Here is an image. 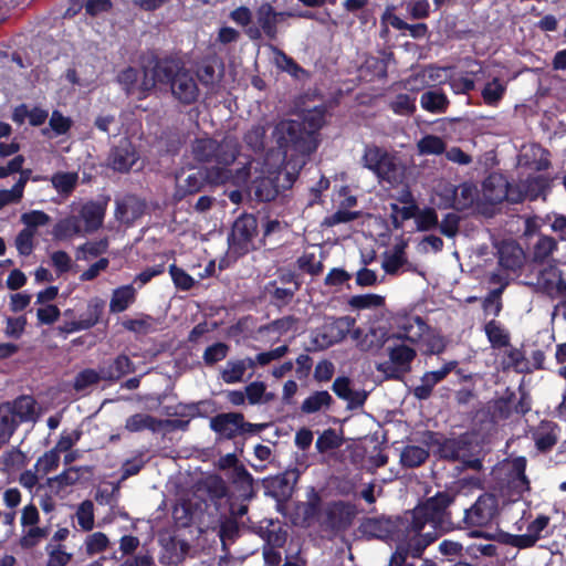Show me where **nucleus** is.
I'll return each mask as SVG.
<instances>
[{"label": "nucleus", "instance_id": "8", "mask_svg": "<svg viewBox=\"0 0 566 566\" xmlns=\"http://www.w3.org/2000/svg\"><path fill=\"white\" fill-rule=\"evenodd\" d=\"M357 515L355 505L335 501L325 504L317 515V522L328 536H337L349 528Z\"/></svg>", "mask_w": 566, "mask_h": 566}, {"label": "nucleus", "instance_id": "32", "mask_svg": "<svg viewBox=\"0 0 566 566\" xmlns=\"http://www.w3.org/2000/svg\"><path fill=\"white\" fill-rule=\"evenodd\" d=\"M420 105L429 113L442 114L449 106V99L442 91L436 88L422 93Z\"/></svg>", "mask_w": 566, "mask_h": 566}, {"label": "nucleus", "instance_id": "23", "mask_svg": "<svg viewBox=\"0 0 566 566\" xmlns=\"http://www.w3.org/2000/svg\"><path fill=\"white\" fill-rule=\"evenodd\" d=\"M483 198L492 203H500L507 196V180L499 174L490 175L482 185Z\"/></svg>", "mask_w": 566, "mask_h": 566}, {"label": "nucleus", "instance_id": "7", "mask_svg": "<svg viewBox=\"0 0 566 566\" xmlns=\"http://www.w3.org/2000/svg\"><path fill=\"white\" fill-rule=\"evenodd\" d=\"M232 177L231 170L223 168H211L206 172L200 169H191L188 171L180 169L175 174L176 189L174 198L180 201L186 196L199 192L207 181L224 184Z\"/></svg>", "mask_w": 566, "mask_h": 566}, {"label": "nucleus", "instance_id": "57", "mask_svg": "<svg viewBox=\"0 0 566 566\" xmlns=\"http://www.w3.org/2000/svg\"><path fill=\"white\" fill-rule=\"evenodd\" d=\"M195 77L203 86H211L219 81L220 74L213 64L202 63L197 67Z\"/></svg>", "mask_w": 566, "mask_h": 566}, {"label": "nucleus", "instance_id": "1", "mask_svg": "<svg viewBox=\"0 0 566 566\" xmlns=\"http://www.w3.org/2000/svg\"><path fill=\"white\" fill-rule=\"evenodd\" d=\"M454 501L450 492H438L403 513L397 537V549L388 566H403L408 555L418 558L440 535L451 527L448 507Z\"/></svg>", "mask_w": 566, "mask_h": 566}, {"label": "nucleus", "instance_id": "16", "mask_svg": "<svg viewBox=\"0 0 566 566\" xmlns=\"http://www.w3.org/2000/svg\"><path fill=\"white\" fill-rule=\"evenodd\" d=\"M144 211L145 202L136 196L126 195L116 199L115 219L124 226H130Z\"/></svg>", "mask_w": 566, "mask_h": 566}, {"label": "nucleus", "instance_id": "9", "mask_svg": "<svg viewBox=\"0 0 566 566\" xmlns=\"http://www.w3.org/2000/svg\"><path fill=\"white\" fill-rule=\"evenodd\" d=\"M387 342L386 352L389 360L378 364L377 370L387 378L399 379L411 370V364L417 356V352L403 342L390 340V336Z\"/></svg>", "mask_w": 566, "mask_h": 566}, {"label": "nucleus", "instance_id": "42", "mask_svg": "<svg viewBox=\"0 0 566 566\" xmlns=\"http://www.w3.org/2000/svg\"><path fill=\"white\" fill-rule=\"evenodd\" d=\"M279 193L277 185L271 177H262L254 181V196L260 201H271Z\"/></svg>", "mask_w": 566, "mask_h": 566}, {"label": "nucleus", "instance_id": "52", "mask_svg": "<svg viewBox=\"0 0 566 566\" xmlns=\"http://www.w3.org/2000/svg\"><path fill=\"white\" fill-rule=\"evenodd\" d=\"M390 108L397 115H411L416 111V99L408 94H399L391 101Z\"/></svg>", "mask_w": 566, "mask_h": 566}, {"label": "nucleus", "instance_id": "31", "mask_svg": "<svg viewBox=\"0 0 566 566\" xmlns=\"http://www.w3.org/2000/svg\"><path fill=\"white\" fill-rule=\"evenodd\" d=\"M82 234H84L83 226L81 224V219L76 216L59 220L52 229V235L55 240H66Z\"/></svg>", "mask_w": 566, "mask_h": 566}, {"label": "nucleus", "instance_id": "27", "mask_svg": "<svg viewBox=\"0 0 566 566\" xmlns=\"http://www.w3.org/2000/svg\"><path fill=\"white\" fill-rule=\"evenodd\" d=\"M138 161V155L132 143L123 138L113 154V168L118 171H128Z\"/></svg>", "mask_w": 566, "mask_h": 566}, {"label": "nucleus", "instance_id": "39", "mask_svg": "<svg viewBox=\"0 0 566 566\" xmlns=\"http://www.w3.org/2000/svg\"><path fill=\"white\" fill-rule=\"evenodd\" d=\"M247 400L250 405L268 403L274 399V394L266 391V385L263 381H253L245 388Z\"/></svg>", "mask_w": 566, "mask_h": 566}, {"label": "nucleus", "instance_id": "35", "mask_svg": "<svg viewBox=\"0 0 566 566\" xmlns=\"http://www.w3.org/2000/svg\"><path fill=\"white\" fill-rule=\"evenodd\" d=\"M484 332L492 348H504L510 346V333L497 321L491 319L484 325Z\"/></svg>", "mask_w": 566, "mask_h": 566}, {"label": "nucleus", "instance_id": "29", "mask_svg": "<svg viewBox=\"0 0 566 566\" xmlns=\"http://www.w3.org/2000/svg\"><path fill=\"white\" fill-rule=\"evenodd\" d=\"M227 475L243 501H250L254 496L253 478L243 464L234 468L233 471L228 472Z\"/></svg>", "mask_w": 566, "mask_h": 566}, {"label": "nucleus", "instance_id": "30", "mask_svg": "<svg viewBox=\"0 0 566 566\" xmlns=\"http://www.w3.org/2000/svg\"><path fill=\"white\" fill-rule=\"evenodd\" d=\"M136 289L133 284L119 286L113 291L109 302V311L122 313L136 301Z\"/></svg>", "mask_w": 566, "mask_h": 566}, {"label": "nucleus", "instance_id": "36", "mask_svg": "<svg viewBox=\"0 0 566 566\" xmlns=\"http://www.w3.org/2000/svg\"><path fill=\"white\" fill-rule=\"evenodd\" d=\"M53 188L63 196H69L76 187L78 175L71 171H57L50 178Z\"/></svg>", "mask_w": 566, "mask_h": 566}, {"label": "nucleus", "instance_id": "56", "mask_svg": "<svg viewBox=\"0 0 566 566\" xmlns=\"http://www.w3.org/2000/svg\"><path fill=\"white\" fill-rule=\"evenodd\" d=\"M21 222L25 226L24 229H32L35 233L38 227L50 222V216L41 210H31L21 214Z\"/></svg>", "mask_w": 566, "mask_h": 566}, {"label": "nucleus", "instance_id": "22", "mask_svg": "<svg viewBox=\"0 0 566 566\" xmlns=\"http://www.w3.org/2000/svg\"><path fill=\"white\" fill-rule=\"evenodd\" d=\"M444 191L451 197V207L457 210L470 208L478 195L476 187L470 182H463L459 186H448Z\"/></svg>", "mask_w": 566, "mask_h": 566}, {"label": "nucleus", "instance_id": "33", "mask_svg": "<svg viewBox=\"0 0 566 566\" xmlns=\"http://www.w3.org/2000/svg\"><path fill=\"white\" fill-rule=\"evenodd\" d=\"M525 458H516L512 462L510 488L518 495L530 490V481L525 474Z\"/></svg>", "mask_w": 566, "mask_h": 566}, {"label": "nucleus", "instance_id": "58", "mask_svg": "<svg viewBox=\"0 0 566 566\" xmlns=\"http://www.w3.org/2000/svg\"><path fill=\"white\" fill-rule=\"evenodd\" d=\"M34 230L22 229L15 237V248L20 255L28 256L33 251Z\"/></svg>", "mask_w": 566, "mask_h": 566}, {"label": "nucleus", "instance_id": "64", "mask_svg": "<svg viewBox=\"0 0 566 566\" xmlns=\"http://www.w3.org/2000/svg\"><path fill=\"white\" fill-rule=\"evenodd\" d=\"M46 549L49 551V560L46 566H66L72 557L71 554L62 549L61 545L53 546L52 544H49Z\"/></svg>", "mask_w": 566, "mask_h": 566}, {"label": "nucleus", "instance_id": "26", "mask_svg": "<svg viewBox=\"0 0 566 566\" xmlns=\"http://www.w3.org/2000/svg\"><path fill=\"white\" fill-rule=\"evenodd\" d=\"M557 429L558 427L555 422L547 420L541 421L535 428L533 431V440L539 451H549L557 443Z\"/></svg>", "mask_w": 566, "mask_h": 566}, {"label": "nucleus", "instance_id": "19", "mask_svg": "<svg viewBox=\"0 0 566 566\" xmlns=\"http://www.w3.org/2000/svg\"><path fill=\"white\" fill-rule=\"evenodd\" d=\"M242 426V413L227 412L219 413L210 420V428L226 439H233L240 433Z\"/></svg>", "mask_w": 566, "mask_h": 566}, {"label": "nucleus", "instance_id": "25", "mask_svg": "<svg viewBox=\"0 0 566 566\" xmlns=\"http://www.w3.org/2000/svg\"><path fill=\"white\" fill-rule=\"evenodd\" d=\"M85 473H88L86 468L70 467L59 475L48 479V485L52 492L60 494L65 488L78 483Z\"/></svg>", "mask_w": 566, "mask_h": 566}, {"label": "nucleus", "instance_id": "28", "mask_svg": "<svg viewBox=\"0 0 566 566\" xmlns=\"http://www.w3.org/2000/svg\"><path fill=\"white\" fill-rule=\"evenodd\" d=\"M557 249L558 242L555 238L547 234H539L532 248V262L536 264L549 263L553 260V255Z\"/></svg>", "mask_w": 566, "mask_h": 566}, {"label": "nucleus", "instance_id": "44", "mask_svg": "<svg viewBox=\"0 0 566 566\" xmlns=\"http://www.w3.org/2000/svg\"><path fill=\"white\" fill-rule=\"evenodd\" d=\"M244 374V365L239 359H230L221 369L220 377L223 382L232 385L243 381Z\"/></svg>", "mask_w": 566, "mask_h": 566}, {"label": "nucleus", "instance_id": "40", "mask_svg": "<svg viewBox=\"0 0 566 566\" xmlns=\"http://www.w3.org/2000/svg\"><path fill=\"white\" fill-rule=\"evenodd\" d=\"M266 136V125L258 123L244 134L243 140L245 145L253 151L259 153L264 149Z\"/></svg>", "mask_w": 566, "mask_h": 566}, {"label": "nucleus", "instance_id": "6", "mask_svg": "<svg viewBox=\"0 0 566 566\" xmlns=\"http://www.w3.org/2000/svg\"><path fill=\"white\" fill-rule=\"evenodd\" d=\"M364 168L371 171L379 182L396 186L402 180V169L397 157L386 148L368 144L360 159Z\"/></svg>", "mask_w": 566, "mask_h": 566}, {"label": "nucleus", "instance_id": "45", "mask_svg": "<svg viewBox=\"0 0 566 566\" xmlns=\"http://www.w3.org/2000/svg\"><path fill=\"white\" fill-rule=\"evenodd\" d=\"M407 262L405 247L396 245L390 252L386 253L382 261V269L386 273H396Z\"/></svg>", "mask_w": 566, "mask_h": 566}, {"label": "nucleus", "instance_id": "15", "mask_svg": "<svg viewBox=\"0 0 566 566\" xmlns=\"http://www.w3.org/2000/svg\"><path fill=\"white\" fill-rule=\"evenodd\" d=\"M402 518L403 515L395 521L391 520L390 517L385 516L369 517L363 521L359 530L363 533V535L370 538H392L397 541V537H399V525Z\"/></svg>", "mask_w": 566, "mask_h": 566}, {"label": "nucleus", "instance_id": "3", "mask_svg": "<svg viewBox=\"0 0 566 566\" xmlns=\"http://www.w3.org/2000/svg\"><path fill=\"white\" fill-rule=\"evenodd\" d=\"M143 84L145 88L168 84L174 98L184 105L197 102L200 95L195 74L175 59H160L156 62L151 76L147 77Z\"/></svg>", "mask_w": 566, "mask_h": 566}, {"label": "nucleus", "instance_id": "10", "mask_svg": "<svg viewBox=\"0 0 566 566\" xmlns=\"http://www.w3.org/2000/svg\"><path fill=\"white\" fill-rule=\"evenodd\" d=\"M355 318L352 316L328 317L323 325L315 331L314 342L321 348H327L342 342L347 334L352 333L353 339H359L361 331L354 328Z\"/></svg>", "mask_w": 566, "mask_h": 566}, {"label": "nucleus", "instance_id": "34", "mask_svg": "<svg viewBox=\"0 0 566 566\" xmlns=\"http://www.w3.org/2000/svg\"><path fill=\"white\" fill-rule=\"evenodd\" d=\"M160 419L148 413H135L127 418L125 428L130 432H139L145 429L151 432L160 431Z\"/></svg>", "mask_w": 566, "mask_h": 566}, {"label": "nucleus", "instance_id": "43", "mask_svg": "<svg viewBox=\"0 0 566 566\" xmlns=\"http://www.w3.org/2000/svg\"><path fill=\"white\" fill-rule=\"evenodd\" d=\"M331 402L332 396L327 391H315L303 401L301 410L304 413H314L329 407Z\"/></svg>", "mask_w": 566, "mask_h": 566}, {"label": "nucleus", "instance_id": "11", "mask_svg": "<svg viewBox=\"0 0 566 566\" xmlns=\"http://www.w3.org/2000/svg\"><path fill=\"white\" fill-rule=\"evenodd\" d=\"M499 513V497L492 493H483L464 510L463 524L468 528L485 527L496 520Z\"/></svg>", "mask_w": 566, "mask_h": 566}, {"label": "nucleus", "instance_id": "5", "mask_svg": "<svg viewBox=\"0 0 566 566\" xmlns=\"http://www.w3.org/2000/svg\"><path fill=\"white\" fill-rule=\"evenodd\" d=\"M240 151V144L237 137L227 135L218 142L211 137L196 138L191 144V154L196 161L201 164H213L214 168L228 169Z\"/></svg>", "mask_w": 566, "mask_h": 566}, {"label": "nucleus", "instance_id": "18", "mask_svg": "<svg viewBox=\"0 0 566 566\" xmlns=\"http://www.w3.org/2000/svg\"><path fill=\"white\" fill-rule=\"evenodd\" d=\"M499 265L503 270L516 272L525 260L523 249L514 241L502 242L497 249Z\"/></svg>", "mask_w": 566, "mask_h": 566}, {"label": "nucleus", "instance_id": "63", "mask_svg": "<svg viewBox=\"0 0 566 566\" xmlns=\"http://www.w3.org/2000/svg\"><path fill=\"white\" fill-rule=\"evenodd\" d=\"M298 268L312 275H318L323 271V263L314 253H305L298 260Z\"/></svg>", "mask_w": 566, "mask_h": 566}, {"label": "nucleus", "instance_id": "60", "mask_svg": "<svg viewBox=\"0 0 566 566\" xmlns=\"http://www.w3.org/2000/svg\"><path fill=\"white\" fill-rule=\"evenodd\" d=\"M460 217L450 212L439 222L438 227L441 234L447 238H454L459 232Z\"/></svg>", "mask_w": 566, "mask_h": 566}, {"label": "nucleus", "instance_id": "37", "mask_svg": "<svg viewBox=\"0 0 566 566\" xmlns=\"http://www.w3.org/2000/svg\"><path fill=\"white\" fill-rule=\"evenodd\" d=\"M20 422L3 402L0 403V443H6L13 436Z\"/></svg>", "mask_w": 566, "mask_h": 566}, {"label": "nucleus", "instance_id": "14", "mask_svg": "<svg viewBox=\"0 0 566 566\" xmlns=\"http://www.w3.org/2000/svg\"><path fill=\"white\" fill-rule=\"evenodd\" d=\"M287 15L291 14L276 11L269 2L262 3L255 11L258 27H250L247 33L252 40L260 39L262 34L273 40L277 34V23Z\"/></svg>", "mask_w": 566, "mask_h": 566}, {"label": "nucleus", "instance_id": "21", "mask_svg": "<svg viewBox=\"0 0 566 566\" xmlns=\"http://www.w3.org/2000/svg\"><path fill=\"white\" fill-rule=\"evenodd\" d=\"M103 307L104 302L102 300L91 302L87 306L86 312L81 315L78 321L65 323L63 326L60 327V331L65 334H71L94 326L103 312Z\"/></svg>", "mask_w": 566, "mask_h": 566}, {"label": "nucleus", "instance_id": "47", "mask_svg": "<svg viewBox=\"0 0 566 566\" xmlns=\"http://www.w3.org/2000/svg\"><path fill=\"white\" fill-rule=\"evenodd\" d=\"M415 222L418 231L433 230L439 224L438 213L433 208H424L416 213Z\"/></svg>", "mask_w": 566, "mask_h": 566}, {"label": "nucleus", "instance_id": "55", "mask_svg": "<svg viewBox=\"0 0 566 566\" xmlns=\"http://www.w3.org/2000/svg\"><path fill=\"white\" fill-rule=\"evenodd\" d=\"M169 274L175 286L182 291H189L195 285V279L176 264L169 265Z\"/></svg>", "mask_w": 566, "mask_h": 566}, {"label": "nucleus", "instance_id": "46", "mask_svg": "<svg viewBox=\"0 0 566 566\" xmlns=\"http://www.w3.org/2000/svg\"><path fill=\"white\" fill-rule=\"evenodd\" d=\"M420 155H440L446 151V143L434 135H427L417 143Z\"/></svg>", "mask_w": 566, "mask_h": 566}, {"label": "nucleus", "instance_id": "49", "mask_svg": "<svg viewBox=\"0 0 566 566\" xmlns=\"http://www.w3.org/2000/svg\"><path fill=\"white\" fill-rule=\"evenodd\" d=\"M123 326L129 332L145 335L155 329V322L149 315H143L138 318L125 319Z\"/></svg>", "mask_w": 566, "mask_h": 566}, {"label": "nucleus", "instance_id": "4", "mask_svg": "<svg viewBox=\"0 0 566 566\" xmlns=\"http://www.w3.org/2000/svg\"><path fill=\"white\" fill-rule=\"evenodd\" d=\"M390 340L408 342L417 346L423 355L440 354L446 348V340L434 328L418 315H405L396 321V332Z\"/></svg>", "mask_w": 566, "mask_h": 566}, {"label": "nucleus", "instance_id": "54", "mask_svg": "<svg viewBox=\"0 0 566 566\" xmlns=\"http://www.w3.org/2000/svg\"><path fill=\"white\" fill-rule=\"evenodd\" d=\"M59 463L60 452L53 448L38 459L34 468L36 471L48 474L52 470L56 469Z\"/></svg>", "mask_w": 566, "mask_h": 566}, {"label": "nucleus", "instance_id": "61", "mask_svg": "<svg viewBox=\"0 0 566 566\" xmlns=\"http://www.w3.org/2000/svg\"><path fill=\"white\" fill-rule=\"evenodd\" d=\"M438 382L427 371L420 379V384L412 389L413 396L419 400L428 399Z\"/></svg>", "mask_w": 566, "mask_h": 566}, {"label": "nucleus", "instance_id": "12", "mask_svg": "<svg viewBox=\"0 0 566 566\" xmlns=\"http://www.w3.org/2000/svg\"><path fill=\"white\" fill-rule=\"evenodd\" d=\"M258 221L252 214L239 217L228 238L229 249L235 255H243L254 249V239L256 237Z\"/></svg>", "mask_w": 566, "mask_h": 566}, {"label": "nucleus", "instance_id": "38", "mask_svg": "<svg viewBox=\"0 0 566 566\" xmlns=\"http://www.w3.org/2000/svg\"><path fill=\"white\" fill-rule=\"evenodd\" d=\"M505 353L502 359L504 369H514L517 373L528 371V364L523 352L515 347H505Z\"/></svg>", "mask_w": 566, "mask_h": 566}, {"label": "nucleus", "instance_id": "62", "mask_svg": "<svg viewBox=\"0 0 566 566\" xmlns=\"http://www.w3.org/2000/svg\"><path fill=\"white\" fill-rule=\"evenodd\" d=\"M502 289H494L484 298L483 308L488 315L497 316L500 314L502 310Z\"/></svg>", "mask_w": 566, "mask_h": 566}, {"label": "nucleus", "instance_id": "50", "mask_svg": "<svg viewBox=\"0 0 566 566\" xmlns=\"http://www.w3.org/2000/svg\"><path fill=\"white\" fill-rule=\"evenodd\" d=\"M78 525L84 531H91L94 526V504L91 500L83 501L76 510Z\"/></svg>", "mask_w": 566, "mask_h": 566}, {"label": "nucleus", "instance_id": "24", "mask_svg": "<svg viewBox=\"0 0 566 566\" xmlns=\"http://www.w3.org/2000/svg\"><path fill=\"white\" fill-rule=\"evenodd\" d=\"M76 217L81 219L83 233H91L102 226L104 208L101 203L88 201L81 207L80 213Z\"/></svg>", "mask_w": 566, "mask_h": 566}, {"label": "nucleus", "instance_id": "53", "mask_svg": "<svg viewBox=\"0 0 566 566\" xmlns=\"http://www.w3.org/2000/svg\"><path fill=\"white\" fill-rule=\"evenodd\" d=\"M340 446L338 434L333 429L324 430L317 438L315 447L319 453H325Z\"/></svg>", "mask_w": 566, "mask_h": 566}, {"label": "nucleus", "instance_id": "41", "mask_svg": "<svg viewBox=\"0 0 566 566\" xmlns=\"http://www.w3.org/2000/svg\"><path fill=\"white\" fill-rule=\"evenodd\" d=\"M429 457V451L419 446H407L400 454V462L408 468H415L422 464Z\"/></svg>", "mask_w": 566, "mask_h": 566}, {"label": "nucleus", "instance_id": "20", "mask_svg": "<svg viewBox=\"0 0 566 566\" xmlns=\"http://www.w3.org/2000/svg\"><path fill=\"white\" fill-rule=\"evenodd\" d=\"M12 411L20 423L34 422L38 418L36 401L30 395H21L11 401L3 402Z\"/></svg>", "mask_w": 566, "mask_h": 566}, {"label": "nucleus", "instance_id": "48", "mask_svg": "<svg viewBox=\"0 0 566 566\" xmlns=\"http://www.w3.org/2000/svg\"><path fill=\"white\" fill-rule=\"evenodd\" d=\"M506 86L499 78L486 83L482 91V97L488 105H496L503 97Z\"/></svg>", "mask_w": 566, "mask_h": 566}, {"label": "nucleus", "instance_id": "13", "mask_svg": "<svg viewBox=\"0 0 566 566\" xmlns=\"http://www.w3.org/2000/svg\"><path fill=\"white\" fill-rule=\"evenodd\" d=\"M158 61H160L158 57H148L143 62L142 72L134 67H127L118 75V83L127 94L136 95L138 99L144 98L153 88H145L143 83L151 76L155 63Z\"/></svg>", "mask_w": 566, "mask_h": 566}, {"label": "nucleus", "instance_id": "59", "mask_svg": "<svg viewBox=\"0 0 566 566\" xmlns=\"http://www.w3.org/2000/svg\"><path fill=\"white\" fill-rule=\"evenodd\" d=\"M27 326V318L25 316H18V317H7L6 318V328H4V335L9 338L19 339L25 329Z\"/></svg>", "mask_w": 566, "mask_h": 566}, {"label": "nucleus", "instance_id": "2", "mask_svg": "<svg viewBox=\"0 0 566 566\" xmlns=\"http://www.w3.org/2000/svg\"><path fill=\"white\" fill-rule=\"evenodd\" d=\"M308 129L296 120H282L273 129L272 138L282 153L289 177L295 176L303 168L306 158L316 150L317 142L314 132L324 124L322 112H311L304 116Z\"/></svg>", "mask_w": 566, "mask_h": 566}, {"label": "nucleus", "instance_id": "17", "mask_svg": "<svg viewBox=\"0 0 566 566\" xmlns=\"http://www.w3.org/2000/svg\"><path fill=\"white\" fill-rule=\"evenodd\" d=\"M548 523V516L539 515L532 523H530L525 534L507 535L506 543L517 548L532 547L541 538V533L547 527Z\"/></svg>", "mask_w": 566, "mask_h": 566}, {"label": "nucleus", "instance_id": "51", "mask_svg": "<svg viewBox=\"0 0 566 566\" xmlns=\"http://www.w3.org/2000/svg\"><path fill=\"white\" fill-rule=\"evenodd\" d=\"M229 353V346L226 343H214L208 346L202 355V359L206 365L212 366L218 361L223 360Z\"/></svg>", "mask_w": 566, "mask_h": 566}]
</instances>
